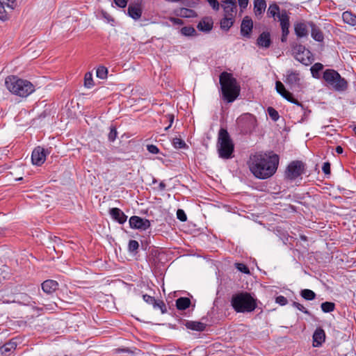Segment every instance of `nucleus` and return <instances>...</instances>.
Returning <instances> with one entry per match:
<instances>
[{"label":"nucleus","instance_id":"nucleus-1","mask_svg":"<svg viewBox=\"0 0 356 356\" xmlns=\"http://www.w3.org/2000/svg\"><path fill=\"white\" fill-rule=\"evenodd\" d=\"M279 162V157H250L248 165L255 177L266 179L276 172Z\"/></svg>","mask_w":356,"mask_h":356},{"label":"nucleus","instance_id":"nucleus-2","mask_svg":"<svg viewBox=\"0 0 356 356\" xmlns=\"http://www.w3.org/2000/svg\"><path fill=\"white\" fill-rule=\"evenodd\" d=\"M5 86L12 94L21 97H26L35 91V86L31 82L17 76L6 77Z\"/></svg>","mask_w":356,"mask_h":356},{"label":"nucleus","instance_id":"nucleus-3","mask_svg":"<svg viewBox=\"0 0 356 356\" xmlns=\"http://www.w3.org/2000/svg\"><path fill=\"white\" fill-rule=\"evenodd\" d=\"M220 84L225 101L231 103L238 97L241 88L236 79L231 74L222 72L220 76Z\"/></svg>","mask_w":356,"mask_h":356},{"label":"nucleus","instance_id":"nucleus-4","mask_svg":"<svg viewBox=\"0 0 356 356\" xmlns=\"http://www.w3.org/2000/svg\"><path fill=\"white\" fill-rule=\"evenodd\" d=\"M232 306L237 312H250L257 307L255 300L248 293H240L232 298Z\"/></svg>","mask_w":356,"mask_h":356},{"label":"nucleus","instance_id":"nucleus-5","mask_svg":"<svg viewBox=\"0 0 356 356\" xmlns=\"http://www.w3.org/2000/svg\"><path fill=\"white\" fill-rule=\"evenodd\" d=\"M326 83L336 91H344L348 87L347 81L334 70H326L323 76Z\"/></svg>","mask_w":356,"mask_h":356},{"label":"nucleus","instance_id":"nucleus-6","mask_svg":"<svg viewBox=\"0 0 356 356\" xmlns=\"http://www.w3.org/2000/svg\"><path fill=\"white\" fill-rule=\"evenodd\" d=\"M234 150V145L228 132L220 129L218 137V152L220 156H231Z\"/></svg>","mask_w":356,"mask_h":356},{"label":"nucleus","instance_id":"nucleus-7","mask_svg":"<svg viewBox=\"0 0 356 356\" xmlns=\"http://www.w3.org/2000/svg\"><path fill=\"white\" fill-rule=\"evenodd\" d=\"M305 170V164L300 161L291 162L286 168L285 177L289 180H294L301 176Z\"/></svg>","mask_w":356,"mask_h":356},{"label":"nucleus","instance_id":"nucleus-8","mask_svg":"<svg viewBox=\"0 0 356 356\" xmlns=\"http://www.w3.org/2000/svg\"><path fill=\"white\" fill-rule=\"evenodd\" d=\"M293 51L295 58L305 65H309L313 61V56L311 51L307 49L302 44L293 46Z\"/></svg>","mask_w":356,"mask_h":356},{"label":"nucleus","instance_id":"nucleus-9","mask_svg":"<svg viewBox=\"0 0 356 356\" xmlns=\"http://www.w3.org/2000/svg\"><path fill=\"white\" fill-rule=\"evenodd\" d=\"M237 123L245 133H251L257 127V120L253 115L245 113L241 115Z\"/></svg>","mask_w":356,"mask_h":356},{"label":"nucleus","instance_id":"nucleus-10","mask_svg":"<svg viewBox=\"0 0 356 356\" xmlns=\"http://www.w3.org/2000/svg\"><path fill=\"white\" fill-rule=\"evenodd\" d=\"M275 89L277 92L284 99H286L288 102H291L294 104H296L299 106H302V104L299 102L297 99H294L293 97V95L291 92L287 91L283 85V83L280 81H277L275 83Z\"/></svg>","mask_w":356,"mask_h":356},{"label":"nucleus","instance_id":"nucleus-11","mask_svg":"<svg viewBox=\"0 0 356 356\" xmlns=\"http://www.w3.org/2000/svg\"><path fill=\"white\" fill-rule=\"evenodd\" d=\"M129 225L131 228L145 230L150 227V222L147 219L134 216L129 219Z\"/></svg>","mask_w":356,"mask_h":356},{"label":"nucleus","instance_id":"nucleus-12","mask_svg":"<svg viewBox=\"0 0 356 356\" xmlns=\"http://www.w3.org/2000/svg\"><path fill=\"white\" fill-rule=\"evenodd\" d=\"M284 13L286 17H289L286 10L280 11L279 6L275 3L270 4L267 11V15L269 17H273L275 20L277 19L280 24L282 15Z\"/></svg>","mask_w":356,"mask_h":356},{"label":"nucleus","instance_id":"nucleus-13","mask_svg":"<svg viewBox=\"0 0 356 356\" xmlns=\"http://www.w3.org/2000/svg\"><path fill=\"white\" fill-rule=\"evenodd\" d=\"M222 7L224 15L235 17L237 11L236 0H222Z\"/></svg>","mask_w":356,"mask_h":356},{"label":"nucleus","instance_id":"nucleus-14","mask_svg":"<svg viewBox=\"0 0 356 356\" xmlns=\"http://www.w3.org/2000/svg\"><path fill=\"white\" fill-rule=\"evenodd\" d=\"M253 28V22L248 16H245L241 22V34L242 36L250 38Z\"/></svg>","mask_w":356,"mask_h":356},{"label":"nucleus","instance_id":"nucleus-15","mask_svg":"<svg viewBox=\"0 0 356 356\" xmlns=\"http://www.w3.org/2000/svg\"><path fill=\"white\" fill-rule=\"evenodd\" d=\"M128 15L132 19L137 20L142 15V8L140 3H130L127 9Z\"/></svg>","mask_w":356,"mask_h":356},{"label":"nucleus","instance_id":"nucleus-16","mask_svg":"<svg viewBox=\"0 0 356 356\" xmlns=\"http://www.w3.org/2000/svg\"><path fill=\"white\" fill-rule=\"evenodd\" d=\"M300 81V78L298 72L292 70L287 71L285 82L291 88L299 86Z\"/></svg>","mask_w":356,"mask_h":356},{"label":"nucleus","instance_id":"nucleus-17","mask_svg":"<svg viewBox=\"0 0 356 356\" xmlns=\"http://www.w3.org/2000/svg\"><path fill=\"white\" fill-rule=\"evenodd\" d=\"M15 6V0H0V19H4L7 10H12Z\"/></svg>","mask_w":356,"mask_h":356},{"label":"nucleus","instance_id":"nucleus-18","mask_svg":"<svg viewBox=\"0 0 356 356\" xmlns=\"http://www.w3.org/2000/svg\"><path fill=\"white\" fill-rule=\"evenodd\" d=\"M17 347V341L14 339L6 343L0 347V356H10Z\"/></svg>","mask_w":356,"mask_h":356},{"label":"nucleus","instance_id":"nucleus-19","mask_svg":"<svg viewBox=\"0 0 356 356\" xmlns=\"http://www.w3.org/2000/svg\"><path fill=\"white\" fill-rule=\"evenodd\" d=\"M289 26H290L289 17H286L285 15V14L284 13V15H282V19H281V24H280V26H281L282 32L281 40L283 42L286 41L287 36L289 33Z\"/></svg>","mask_w":356,"mask_h":356},{"label":"nucleus","instance_id":"nucleus-20","mask_svg":"<svg viewBox=\"0 0 356 356\" xmlns=\"http://www.w3.org/2000/svg\"><path fill=\"white\" fill-rule=\"evenodd\" d=\"M213 25V22L211 17H205L202 18L198 23L197 28L199 31L203 32H209Z\"/></svg>","mask_w":356,"mask_h":356},{"label":"nucleus","instance_id":"nucleus-21","mask_svg":"<svg viewBox=\"0 0 356 356\" xmlns=\"http://www.w3.org/2000/svg\"><path fill=\"white\" fill-rule=\"evenodd\" d=\"M266 8L265 0H254V13L257 18H261Z\"/></svg>","mask_w":356,"mask_h":356},{"label":"nucleus","instance_id":"nucleus-22","mask_svg":"<svg viewBox=\"0 0 356 356\" xmlns=\"http://www.w3.org/2000/svg\"><path fill=\"white\" fill-rule=\"evenodd\" d=\"M271 44L270 35L268 32L261 33L257 38V44L259 47L268 48Z\"/></svg>","mask_w":356,"mask_h":356},{"label":"nucleus","instance_id":"nucleus-23","mask_svg":"<svg viewBox=\"0 0 356 356\" xmlns=\"http://www.w3.org/2000/svg\"><path fill=\"white\" fill-rule=\"evenodd\" d=\"M325 332L321 328H317L313 334V346L318 347L325 341Z\"/></svg>","mask_w":356,"mask_h":356},{"label":"nucleus","instance_id":"nucleus-24","mask_svg":"<svg viewBox=\"0 0 356 356\" xmlns=\"http://www.w3.org/2000/svg\"><path fill=\"white\" fill-rule=\"evenodd\" d=\"M58 284L56 281L48 280L42 284V289L46 293L50 294L58 289Z\"/></svg>","mask_w":356,"mask_h":356},{"label":"nucleus","instance_id":"nucleus-25","mask_svg":"<svg viewBox=\"0 0 356 356\" xmlns=\"http://www.w3.org/2000/svg\"><path fill=\"white\" fill-rule=\"evenodd\" d=\"M110 214L112 218L120 224H123L127 220V216L118 208H113L110 210Z\"/></svg>","mask_w":356,"mask_h":356},{"label":"nucleus","instance_id":"nucleus-26","mask_svg":"<svg viewBox=\"0 0 356 356\" xmlns=\"http://www.w3.org/2000/svg\"><path fill=\"white\" fill-rule=\"evenodd\" d=\"M296 35L298 38L307 37L308 35V29L306 24L300 22L294 25Z\"/></svg>","mask_w":356,"mask_h":356},{"label":"nucleus","instance_id":"nucleus-27","mask_svg":"<svg viewBox=\"0 0 356 356\" xmlns=\"http://www.w3.org/2000/svg\"><path fill=\"white\" fill-rule=\"evenodd\" d=\"M49 154H54L52 147L44 148L38 146L33 150L31 156H48Z\"/></svg>","mask_w":356,"mask_h":356},{"label":"nucleus","instance_id":"nucleus-28","mask_svg":"<svg viewBox=\"0 0 356 356\" xmlns=\"http://www.w3.org/2000/svg\"><path fill=\"white\" fill-rule=\"evenodd\" d=\"M234 19L235 17L224 15L220 23L221 29L227 31L232 26Z\"/></svg>","mask_w":356,"mask_h":356},{"label":"nucleus","instance_id":"nucleus-29","mask_svg":"<svg viewBox=\"0 0 356 356\" xmlns=\"http://www.w3.org/2000/svg\"><path fill=\"white\" fill-rule=\"evenodd\" d=\"M342 19L344 23L351 26H356V15H354L351 12H343L342 14Z\"/></svg>","mask_w":356,"mask_h":356},{"label":"nucleus","instance_id":"nucleus-30","mask_svg":"<svg viewBox=\"0 0 356 356\" xmlns=\"http://www.w3.org/2000/svg\"><path fill=\"white\" fill-rule=\"evenodd\" d=\"M312 26V37L317 42H322L324 39L323 34L322 31L316 27L314 24H311Z\"/></svg>","mask_w":356,"mask_h":356},{"label":"nucleus","instance_id":"nucleus-31","mask_svg":"<svg viewBox=\"0 0 356 356\" xmlns=\"http://www.w3.org/2000/svg\"><path fill=\"white\" fill-rule=\"evenodd\" d=\"M186 327L188 329L196 330V331H203L205 329V324L197 322V321H188L186 323Z\"/></svg>","mask_w":356,"mask_h":356},{"label":"nucleus","instance_id":"nucleus-32","mask_svg":"<svg viewBox=\"0 0 356 356\" xmlns=\"http://www.w3.org/2000/svg\"><path fill=\"white\" fill-rule=\"evenodd\" d=\"M177 15L181 17H194L196 16V13L193 10L181 8L177 11Z\"/></svg>","mask_w":356,"mask_h":356},{"label":"nucleus","instance_id":"nucleus-33","mask_svg":"<svg viewBox=\"0 0 356 356\" xmlns=\"http://www.w3.org/2000/svg\"><path fill=\"white\" fill-rule=\"evenodd\" d=\"M191 301L188 298H179L176 300V306L178 309L184 310L189 307Z\"/></svg>","mask_w":356,"mask_h":356},{"label":"nucleus","instance_id":"nucleus-34","mask_svg":"<svg viewBox=\"0 0 356 356\" xmlns=\"http://www.w3.org/2000/svg\"><path fill=\"white\" fill-rule=\"evenodd\" d=\"M84 86L88 88H91L94 86V81L92 79V74L91 72H86L84 76Z\"/></svg>","mask_w":356,"mask_h":356},{"label":"nucleus","instance_id":"nucleus-35","mask_svg":"<svg viewBox=\"0 0 356 356\" xmlns=\"http://www.w3.org/2000/svg\"><path fill=\"white\" fill-rule=\"evenodd\" d=\"M301 296L305 300H312L315 298L316 294L310 289H303L301 291Z\"/></svg>","mask_w":356,"mask_h":356},{"label":"nucleus","instance_id":"nucleus-36","mask_svg":"<svg viewBox=\"0 0 356 356\" xmlns=\"http://www.w3.org/2000/svg\"><path fill=\"white\" fill-rule=\"evenodd\" d=\"M108 70L104 66H99L97 69L96 75L97 77L101 79H105L107 77Z\"/></svg>","mask_w":356,"mask_h":356},{"label":"nucleus","instance_id":"nucleus-37","mask_svg":"<svg viewBox=\"0 0 356 356\" xmlns=\"http://www.w3.org/2000/svg\"><path fill=\"white\" fill-rule=\"evenodd\" d=\"M323 65L320 63H315L313 66H312L310 70L312 74L314 77H318V73L320 71L323 70Z\"/></svg>","mask_w":356,"mask_h":356},{"label":"nucleus","instance_id":"nucleus-38","mask_svg":"<svg viewBox=\"0 0 356 356\" xmlns=\"http://www.w3.org/2000/svg\"><path fill=\"white\" fill-rule=\"evenodd\" d=\"M321 307L323 312L327 313L334 311L335 305L331 302H325L321 304Z\"/></svg>","mask_w":356,"mask_h":356},{"label":"nucleus","instance_id":"nucleus-39","mask_svg":"<svg viewBox=\"0 0 356 356\" xmlns=\"http://www.w3.org/2000/svg\"><path fill=\"white\" fill-rule=\"evenodd\" d=\"M181 33L185 36H193L196 34V31L192 26H184L181 28Z\"/></svg>","mask_w":356,"mask_h":356},{"label":"nucleus","instance_id":"nucleus-40","mask_svg":"<svg viewBox=\"0 0 356 356\" xmlns=\"http://www.w3.org/2000/svg\"><path fill=\"white\" fill-rule=\"evenodd\" d=\"M26 159H29L31 163L36 166H40L46 160V157H26Z\"/></svg>","mask_w":356,"mask_h":356},{"label":"nucleus","instance_id":"nucleus-41","mask_svg":"<svg viewBox=\"0 0 356 356\" xmlns=\"http://www.w3.org/2000/svg\"><path fill=\"white\" fill-rule=\"evenodd\" d=\"M172 145L177 149L185 148L187 146L184 140L179 138H175L172 140Z\"/></svg>","mask_w":356,"mask_h":356},{"label":"nucleus","instance_id":"nucleus-42","mask_svg":"<svg viewBox=\"0 0 356 356\" xmlns=\"http://www.w3.org/2000/svg\"><path fill=\"white\" fill-rule=\"evenodd\" d=\"M117 136H118V132H117L115 127H113V126L111 127L110 131L108 135V138L109 141L113 142L116 139Z\"/></svg>","mask_w":356,"mask_h":356},{"label":"nucleus","instance_id":"nucleus-43","mask_svg":"<svg viewBox=\"0 0 356 356\" xmlns=\"http://www.w3.org/2000/svg\"><path fill=\"white\" fill-rule=\"evenodd\" d=\"M268 113L270 118L274 121H277L280 117L278 112L272 107H268Z\"/></svg>","mask_w":356,"mask_h":356},{"label":"nucleus","instance_id":"nucleus-44","mask_svg":"<svg viewBox=\"0 0 356 356\" xmlns=\"http://www.w3.org/2000/svg\"><path fill=\"white\" fill-rule=\"evenodd\" d=\"M153 307L154 309H160L163 314L165 312V306L163 301L155 300Z\"/></svg>","mask_w":356,"mask_h":356},{"label":"nucleus","instance_id":"nucleus-45","mask_svg":"<svg viewBox=\"0 0 356 356\" xmlns=\"http://www.w3.org/2000/svg\"><path fill=\"white\" fill-rule=\"evenodd\" d=\"M139 247L138 241L135 240H131L129 243V250L131 252L136 251Z\"/></svg>","mask_w":356,"mask_h":356},{"label":"nucleus","instance_id":"nucleus-46","mask_svg":"<svg viewBox=\"0 0 356 356\" xmlns=\"http://www.w3.org/2000/svg\"><path fill=\"white\" fill-rule=\"evenodd\" d=\"M236 267L239 271H241L242 273H244L246 274L250 273V270H249L248 268L243 264L237 263V264H236Z\"/></svg>","mask_w":356,"mask_h":356},{"label":"nucleus","instance_id":"nucleus-47","mask_svg":"<svg viewBox=\"0 0 356 356\" xmlns=\"http://www.w3.org/2000/svg\"><path fill=\"white\" fill-rule=\"evenodd\" d=\"M177 217L179 220H181L182 222H185L187 219L186 215L182 209L177 210Z\"/></svg>","mask_w":356,"mask_h":356},{"label":"nucleus","instance_id":"nucleus-48","mask_svg":"<svg viewBox=\"0 0 356 356\" xmlns=\"http://www.w3.org/2000/svg\"><path fill=\"white\" fill-rule=\"evenodd\" d=\"M249 1L250 0H238V3L241 13H243V10L248 7Z\"/></svg>","mask_w":356,"mask_h":356},{"label":"nucleus","instance_id":"nucleus-49","mask_svg":"<svg viewBox=\"0 0 356 356\" xmlns=\"http://www.w3.org/2000/svg\"><path fill=\"white\" fill-rule=\"evenodd\" d=\"M147 149L150 154H156L159 152V148L154 145H147Z\"/></svg>","mask_w":356,"mask_h":356},{"label":"nucleus","instance_id":"nucleus-50","mask_svg":"<svg viewBox=\"0 0 356 356\" xmlns=\"http://www.w3.org/2000/svg\"><path fill=\"white\" fill-rule=\"evenodd\" d=\"M209 4L211 6V7L215 10H218L220 8L219 2L217 0H206Z\"/></svg>","mask_w":356,"mask_h":356},{"label":"nucleus","instance_id":"nucleus-51","mask_svg":"<svg viewBox=\"0 0 356 356\" xmlns=\"http://www.w3.org/2000/svg\"><path fill=\"white\" fill-rule=\"evenodd\" d=\"M143 298L145 302H146L147 303H148L149 305H154V304L155 303L156 300L154 299V298H153L149 295H147V294L143 295Z\"/></svg>","mask_w":356,"mask_h":356},{"label":"nucleus","instance_id":"nucleus-52","mask_svg":"<svg viewBox=\"0 0 356 356\" xmlns=\"http://www.w3.org/2000/svg\"><path fill=\"white\" fill-rule=\"evenodd\" d=\"M293 305L296 308H297L298 310L302 312L303 313L307 314H309V312L305 309V307L302 305H301V304H300L298 302H294L293 303Z\"/></svg>","mask_w":356,"mask_h":356},{"label":"nucleus","instance_id":"nucleus-53","mask_svg":"<svg viewBox=\"0 0 356 356\" xmlns=\"http://www.w3.org/2000/svg\"><path fill=\"white\" fill-rule=\"evenodd\" d=\"M322 170L325 175H330V163L329 162H325L322 166Z\"/></svg>","mask_w":356,"mask_h":356},{"label":"nucleus","instance_id":"nucleus-54","mask_svg":"<svg viewBox=\"0 0 356 356\" xmlns=\"http://www.w3.org/2000/svg\"><path fill=\"white\" fill-rule=\"evenodd\" d=\"M276 302L283 306L287 303V299L283 296H279L276 298Z\"/></svg>","mask_w":356,"mask_h":356},{"label":"nucleus","instance_id":"nucleus-55","mask_svg":"<svg viewBox=\"0 0 356 356\" xmlns=\"http://www.w3.org/2000/svg\"><path fill=\"white\" fill-rule=\"evenodd\" d=\"M329 150H330V154H334V151L338 154H341L343 153V148L341 146H337L335 148L330 147Z\"/></svg>","mask_w":356,"mask_h":356},{"label":"nucleus","instance_id":"nucleus-56","mask_svg":"<svg viewBox=\"0 0 356 356\" xmlns=\"http://www.w3.org/2000/svg\"><path fill=\"white\" fill-rule=\"evenodd\" d=\"M114 2L118 7L124 8L127 6L128 0H114Z\"/></svg>","mask_w":356,"mask_h":356},{"label":"nucleus","instance_id":"nucleus-57","mask_svg":"<svg viewBox=\"0 0 356 356\" xmlns=\"http://www.w3.org/2000/svg\"><path fill=\"white\" fill-rule=\"evenodd\" d=\"M170 20L171 22L176 25H182L184 24L183 20L179 18L170 17Z\"/></svg>","mask_w":356,"mask_h":356},{"label":"nucleus","instance_id":"nucleus-58","mask_svg":"<svg viewBox=\"0 0 356 356\" xmlns=\"http://www.w3.org/2000/svg\"><path fill=\"white\" fill-rule=\"evenodd\" d=\"M165 118L169 120L170 122V124L168 125V127H167L165 129V130H168L171 126H172V124L174 121V115H172V114H168L165 116Z\"/></svg>","mask_w":356,"mask_h":356},{"label":"nucleus","instance_id":"nucleus-59","mask_svg":"<svg viewBox=\"0 0 356 356\" xmlns=\"http://www.w3.org/2000/svg\"><path fill=\"white\" fill-rule=\"evenodd\" d=\"M159 188L161 190H164L165 188V184L163 182H161L159 184Z\"/></svg>","mask_w":356,"mask_h":356},{"label":"nucleus","instance_id":"nucleus-60","mask_svg":"<svg viewBox=\"0 0 356 356\" xmlns=\"http://www.w3.org/2000/svg\"><path fill=\"white\" fill-rule=\"evenodd\" d=\"M104 17L107 19V20H108V21H109V20H110V17H111L110 16H108V17H107V16H106V13H104Z\"/></svg>","mask_w":356,"mask_h":356},{"label":"nucleus","instance_id":"nucleus-61","mask_svg":"<svg viewBox=\"0 0 356 356\" xmlns=\"http://www.w3.org/2000/svg\"><path fill=\"white\" fill-rule=\"evenodd\" d=\"M3 303H9V302H10V300H4V301H3Z\"/></svg>","mask_w":356,"mask_h":356},{"label":"nucleus","instance_id":"nucleus-62","mask_svg":"<svg viewBox=\"0 0 356 356\" xmlns=\"http://www.w3.org/2000/svg\"><path fill=\"white\" fill-rule=\"evenodd\" d=\"M22 177H19V178H17L16 180L19 181V180H22Z\"/></svg>","mask_w":356,"mask_h":356}]
</instances>
